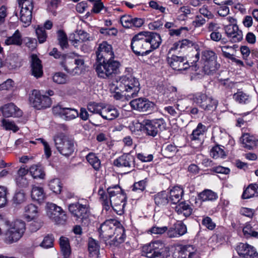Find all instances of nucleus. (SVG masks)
Segmentation results:
<instances>
[{"mask_svg":"<svg viewBox=\"0 0 258 258\" xmlns=\"http://www.w3.org/2000/svg\"><path fill=\"white\" fill-rule=\"evenodd\" d=\"M116 88L130 98L137 96L141 89L138 79L131 75L120 77L116 82Z\"/></svg>","mask_w":258,"mask_h":258,"instance_id":"f257e3e1","label":"nucleus"},{"mask_svg":"<svg viewBox=\"0 0 258 258\" xmlns=\"http://www.w3.org/2000/svg\"><path fill=\"white\" fill-rule=\"evenodd\" d=\"M95 70L98 77L103 79L110 78L113 75L117 73L120 66L118 61L113 58L102 59V61H97Z\"/></svg>","mask_w":258,"mask_h":258,"instance_id":"f03ea898","label":"nucleus"},{"mask_svg":"<svg viewBox=\"0 0 258 258\" xmlns=\"http://www.w3.org/2000/svg\"><path fill=\"white\" fill-rule=\"evenodd\" d=\"M55 146L58 152L65 157L71 156L75 150V141L71 136L63 133L53 137Z\"/></svg>","mask_w":258,"mask_h":258,"instance_id":"7ed1b4c3","label":"nucleus"},{"mask_svg":"<svg viewBox=\"0 0 258 258\" xmlns=\"http://www.w3.org/2000/svg\"><path fill=\"white\" fill-rule=\"evenodd\" d=\"M98 194L103 208L106 211L110 209L113 198L120 196V194H126L118 185L108 187L107 188V192L102 187H100Z\"/></svg>","mask_w":258,"mask_h":258,"instance_id":"20e7f679","label":"nucleus"},{"mask_svg":"<svg viewBox=\"0 0 258 258\" xmlns=\"http://www.w3.org/2000/svg\"><path fill=\"white\" fill-rule=\"evenodd\" d=\"M144 31L140 32L134 35L131 43V48L134 53L137 56H145L150 52L149 43H147Z\"/></svg>","mask_w":258,"mask_h":258,"instance_id":"39448f33","label":"nucleus"},{"mask_svg":"<svg viewBox=\"0 0 258 258\" xmlns=\"http://www.w3.org/2000/svg\"><path fill=\"white\" fill-rule=\"evenodd\" d=\"M141 251L148 258H165L166 247L162 241L156 240L143 245Z\"/></svg>","mask_w":258,"mask_h":258,"instance_id":"423d86ee","label":"nucleus"},{"mask_svg":"<svg viewBox=\"0 0 258 258\" xmlns=\"http://www.w3.org/2000/svg\"><path fill=\"white\" fill-rule=\"evenodd\" d=\"M200 53L197 52L195 54V58L191 62L190 66L186 60V57L181 56H177L175 54L167 55L166 60L169 66L174 70H185L190 67L196 68V63L199 60Z\"/></svg>","mask_w":258,"mask_h":258,"instance_id":"0eeeda50","label":"nucleus"},{"mask_svg":"<svg viewBox=\"0 0 258 258\" xmlns=\"http://www.w3.org/2000/svg\"><path fill=\"white\" fill-rule=\"evenodd\" d=\"M225 33L233 43L240 42L243 38L242 32L236 24V20L232 17H227L223 21Z\"/></svg>","mask_w":258,"mask_h":258,"instance_id":"6e6552de","label":"nucleus"},{"mask_svg":"<svg viewBox=\"0 0 258 258\" xmlns=\"http://www.w3.org/2000/svg\"><path fill=\"white\" fill-rule=\"evenodd\" d=\"M25 229L24 222L22 220L15 221L14 225L9 228L5 233V242L7 244H12L18 241L22 237Z\"/></svg>","mask_w":258,"mask_h":258,"instance_id":"1a4fd4ad","label":"nucleus"},{"mask_svg":"<svg viewBox=\"0 0 258 258\" xmlns=\"http://www.w3.org/2000/svg\"><path fill=\"white\" fill-rule=\"evenodd\" d=\"M142 130L147 135L155 137L157 134L166 128V122L163 118L147 120L144 121Z\"/></svg>","mask_w":258,"mask_h":258,"instance_id":"9d476101","label":"nucleus"},{"mask_svg":"<svg viewBox=\"0 0 258 258\" xmlns=\"http://www.w3.org/2000/svg\"><path fill=\"white\" fill-rule=\"evenodd\" d=\"M115 224L119 225V223L114 219L107 220L102 223L98 228L99 238L106 245H109L108 240L114 235Z\"/></svg>","mask_w":258,"mask_h":258,"instance_id":"9b49d317","label":"nucleus"},{"mask_svg":"<svg viewBox=\"0 0 258 258\" xmlns=\"http://www.w3.org/2000/svg\"><path fill=\"white\" fill-rule=\"evenodd\" d=\"M47 207V215L53 222L59 225L66 224L68 217L66 212L60 207L53 203H48Z\"/></svg>","mask_w":258,"mask_h":258,"instance_id":"f8f14e48","label":"nucleus"},{"mask_svg":"<svg viewBox=\"0 0 258 258\" xmlns=\"http://www.w3.org/2000/svg\"><path fill=\"white\" fill-rule=\"evenodd\" d=\"M132 108L142 112H152L155 108V104L145 98H139L132 100L130 103Z\"/></svg>","mask_w":258,"mask_h":258,"instance_id":"ddd939ff","label":"nucleus"},{"mask_svg":"<svg viewBox=\"0 0 258 258\" xmlns=\"http://www.w3.org/2000/svg\"><path fill=\"white\" fill-rule=\"evenodd\" d=\"M96 61H102V59L114 58V54L112 50V45L106 41H103L99 44L96 51Z\"/></svg>","mask_w":258,"mask_h":258,"instance_id":"4468645a","label":"nucleus"},{"mask_svg":"<svg viewBox=\"0 0 258 258\" xmlns=\"http://www.w3.org/2000/svg\"><path fill=\"white\" fill-rule=\"evenodd\" d=\"M69 210L76 220H82L88 217V209L86 205L75 203L69 206Z\"/></svg>","mask_w":258,"mask_h":258,"instance_id":"2eb2a0df","label":"nucleus"},{"mask_svg":"<svg viewBox=\"0 0 258 258\" xmlns=\"http://www.w3.org/2000/svg\"><path fill=\"white\" fill-rule=\"evenodd\" d=\"M236 250L239 255L244 258H258V253L255 248L247 243H240Z\"/></svg>","mask_w":258,"mask_h":258,"instance_id":"dca6fc26","label":"nucleus"},{"mask_svg":"<svg viewBox=\"0 0 258 258\" xmlns=\"http://www.w3.org/2000/svg\"><path fill=\"white\" fill-rule=\"evenodd\" d=\"M135 157L130 153H124L113 161V165L117 167L131 168L135 166Z\"/></svg>","mask_w":258,"mask_h":258,"instance_id":"f3484780","label":"nucleus"},{"mask_svg":"<svg viewBox=\"0 0 258 258\" xmlns=\"http://www.w3.org/2000/svg\"><path fill=\"white\" fill-rule=\"evenodd\" d=\"M0 110L5 117H19L22 115V111L13 103L1 107Z\"/></svg>","mask_w":258,"mask_h":258,"instance_id":"a211bd4d","label":"nucleus"},{"mask_svg":"<svg viewBox=\"0 0 258 258\" xmlns=\"http://www.w3.org/2000/svg\"><path fill=\"white\" fill-rule=\"evenodd\" d=\"M126 199V194H120L112 200V205L110 206L118 215H122L124 213Z\"/></svg>","mask_w":258,"mask_h":258,"instance_id":"6ab92c4d","label":"nucleus"},{"mask_svg":"<svg viewBox=\"0 0 258 258\" xmlns=\"http://www.w3.org/2000/svg\"><path fill=\"white\" fill-rule=\"evenodd\" d=\"M145 37L147 39V43H149V49L151 52L158 48L160 45L162 40L160 35L155 32L144 31Z\"/></svg>","mask_w":258,"mask_h":258,"instance_id":"aec40b11","label":"nucleus"},{"mask_svg":"<svg viewBox=\"0 0 258 258\" xmlns=\"http://www.w3.org/2000/svg\"><path fill=\"white\" fill-rule=\"evenodd\" d=\"M114 238L108 241L109 245L110 246H117L120 244L123 243L125 238V230L123 226L115 224V228H114Z\"/></svg>","mask_w":258,"mask_h":258,"instance_id":"412c9836","label":"nucleus"},{"mask_svg":"<svg viewBox=\"0 0 258 258\" xmlns=\"http://www.w3.org/2000/svg\"><path fill=\"white\" fill-rule=\"evenodd\" d=\"M30 62L32 75L37 78L41 77L43 75L41 60L36 54H32L31 55Z\"/></svg>","mask_w":258,"mask_h":258,"instance_id":"4be33fe9","label":"nucleus"},{"mask_svg":"<svg viewBox=\"0 0 258 258\" xmlns=\"http://www.w3.org/2000/svg\"><path fill=\"white\" fill-rule=\"evenodd\" d=\"M245 238H258V223L254 221L246 223L242 229Z\"/></svg>","mask_w":258,"mask_h":258,"instance_id":"5701e85b","label":"nucleus"},{"mask_svg":"<svg viewBox=\"0 0 258 258\" xmlns=\"http://www.w3.org/2000/svg\"><path fill=\"white\" fill-rule=\"evenodd\" d=\"M168 192L163 190L153 196L155 204L159 208L166 206L169 203Z\"/></svg>","mask_w":258,"mask_h":258,"instance_id":"b1692460","label":"nucleus"},{"mask_svg":"<svg viewBox=\"0 0 258 258\" xmlns=\"http://www.w3.org/2000/svg\"><path fill=\"white\" fill-rule=\"evenodd\" d=\"M184 191L182 188L179 186H174L168 192L169 202L172 204H177L181 200Z\"/></svg>","mask_w":258,"mask_h":258,"instance_id":"393cba45","label":"nucleus"},{"mask_svg":"<svg viewBox=\"0 0 258 258\" xmlns=\"http://www.w3.org/2000/svg\"><path fill=\"white\" fill-rule=\"evenodd\" d=\"M179 249L182 258H193L196 254L197 249L192 245H181Z\"/></svg>","mask_w":258,"mask_h":258,"instance_id":"a878e982","label":"nucleus"},{"mask_svg":"<svg viewBox=\"0 0 258 258\" xmlns=\"http://www.w3.org/2000/svg\"><path fill=\"white\" fill-rule=\"evenodd\" d=\"M201 62L202 72L205 74H210V50H205L202 52Z\"/></svg>","mask_w":258,"mask_h":258,"instance_id":"bb28decb","label":"nucleus"},{"mask_svg":"<svg viewBox=\"0 0 258 258\" xmlns=\"http://www.w3.org/2000/svg\"><path fill=\"white\" fill-rule=\"evenodd\" d=\"M175 211L178 215L183 214L185 217H187L192 214V209L188 204L182 202L176 206Z\"/></svg>","mask_w":258,"mask_h":258,"instance_id":"cd10ccee","label":"nucleus"},{"mask_svg":"<svg viewBox=\"0 0 258 258\" xmlns=\"http://www.w3.org/2000/svg\"><path fill=\"white\" fill-rule=\"evenodd\" d=\"M119 113L117 109L113 107L109 106L107 108H102L101 116L107 120H113L119 116Z\"/></svg>","mask_w":258,"mask_h":258,"instance_id":"c85d7f7f","label":"nucleus"},{"mask_svg":"<svg viewBox=\"0 0 258 258\" xmlns=\"http://www.w3.org/2000/svg\"><path fill=\"white\" fill-rule=\"evenodd\" d=\"M59 245L63 258H69L71 253V250L69 239L61 236L59 238Z\"/></svg>","mask_w":258,"mask_h":258,"instance_id":"c756f323","label":"nucleus"},{"mask_svg":"<svg viewBox=\"0 0 258 258\" xmlns=\"http://www.w3.org/2000/svg\"><path fill=\"white\" fill-rule=\"evenodd\" d=\"M243 146L248 149H252L258 145V140L248 134H244L241 138Z\"/></svg>","mask_w":258,"mask_h":258,"instance_id":"7c9ffc66","label":"nucleus"},{"mask_svg":"<svg viewBox=\"0 0 258 258\" xmlns=\"http://www.w3.org/2000/svg\"><path fill=\"white\" fill-rule=\"evenodd\" d=\"M258 197V184L252 183L243 191L242 195L243 199H247L253 197Z\"/></svg>","mask_w":258,"mask_h":258,"instance_id":"2f4dec72","label":"nucleus"},{"mask_svg":"<svg viewBox=\"0 0 258 258\" xmlns=\"http://www.w3.org/2000/svg\"><path fill=\"white\" fill-rule=\"evenodd\" d=\"M7 45H15L20 46L22 44V38L21 33L17 30L12 36L8 37L5 41Z\"/></svg>","mask_w":258,"mask_h":258,"instance_id":"473e14b6","label":"nucleus"},{"mask_svg":"<svg viewBox=\"0 0 258 258\" xmlns=\"http://www.w3.org/2000/svg\"><path fill=\"white\" fill-rule=\"evenodd\" d=\"M37 207L34 204H30L24 208V216L28 221L34 219L37 214Z\"/></svg>","mask_w":258,"mask_h":258,"instance_id":"72a5a7b5","label":"nucleus"},{"mask_svg":"<svg viewBox=\"0 0 258 258\" xmlns=\"http://www.w3.org/2000/svg\"><path fill=\"white\" fill-rule=\"evenodd\" d=\"M86 160L89 164L95 170L98 171L101 167V161L96 155L93 153H89L86 157Z\"/></svg>","mask_w":258,"mask_h":258,"instance_id":"f704fd0d","label":"nucleus"},{"mask_svg":"<svg viewBox=\"0 0 258 258\" xmlns=\"http://www.w3.org/2000/svg\"><path fill=\"white\" fill-rule=\"evenodd\" d=\"M32 10L21 8L20 13V20L26 26H29L32 20Z\"/></svg>","mask_w":258,"mask_h":258,"instance_id":"c9c22d12","label":"nucleus"},{"mask_svg":"<svg viewBox=\"0 0 258 258\" xmlns=\"http://www.w3.org/2000/svg\"><path fill=\"white\" fill-rule=\"evenodd\" d=\"M60 64L63 69L68 73H72L75 70L74 59L66 54Z\"/></svg>","mask_w":258,"mask_h":258,"instance_id":"e433bc0d","label":"nucleus"},{"mask_svg":"<svg viewBox=\"0 0 258 258\" xmlns=\"http://www.w3.org/2000/svg\"><path fill=\"white\" fill-rule=\"evenodd\" d=\"M207 130L208 127H207L205 125L202 124L201 123H199L196 129L193 131L191 135L190 139L191 141H201L200 136L203 135L204 133L205 132H207ZM200 144H201V141L200 142Z\"/></svg>","mask_w":258,"mask_h":258,"instance_id":"4c0bfd02","label":"nucleus"},{"mask_svg":"<svg viewBox=\"0 0 258 258\" xmlns=\"http://www.w3.org/2000/svg\"><path fill=\"white\" fill-rule=\"evenodd\" d=\"M29 171L34 178L43 179L45 175L41 165H32L29 168Z\"/></svg>","mask_w":258,"mask_h":258,"instance_id":"58836bf2","label":"nucleus"},{"mask_svg":"<svg viewBox=\"0 0 258 258\" xmlns=\"http://www.w3.org/2000/svg\"><path fill=\"white\" fill-rule=\"evenodd\" d=\"M43 95H41L39 91L33 90L29 97V101L32 105L38 109V107H41L40 102L41 100Z\"/></svg>","mask_w":258,"mask_h":258,"instance_id":"ea45409f","label":"nucleus"},{"mask_svg":"<svg viewBox=\"0 0 258 258\" xmlns=\"http://www.w3.org/2000/svg\"><path fill=\"white\" fill-rule=\"evenodd\" d=\"M31 197L34 200L41 202L45 198L43 189L38 186H33L31 190Z\"/></svg>","mask_w":258,"mask_h":258,"instance_id":"a19ab883","label":"nucleus"},{"mask_svg":"<svg viewBox=\"0 0 258 258\" xmlns=\"http://www.w3.org/2000/svg\"><path fill=\"white\" fill-rule=\"evenodd\" d=\"M78 35L79 39L75 38L74 40L70 39L72 44L75 47H77L78 46L77 44L80 42V40H81L82 42H86L87 41H91L92 40V39L90 37L89 34L84 30H79L78 31Z\"/></svg>","mask_w":258,"mask_h":258,"instance_id":"79ce46f5","label":"nucleus"},{"mask_svg":"<svg viewBox=\"0 0 258 258\" xmlns=\"http://www.w3.org/2000/svg\"><path fill=\"white\" fill-rule=\"evenodd\" d=\"M179 42L180 50H179V52H181L182 50H184L189 48H193L195 49L197 53L199 52L198 51L199 46L196 43L186 39L179 40Z\"/></svg>","mask_w":258,"mask_h":258,"instance_id":"37998d69","label":"nucleus"},{"mask_svg":"<svg viewBox=\"0 0 258 258\" xmlns=\"http://www.w3.org/2000/svg\"><path fill=\"white\" fill-rule=\"evenodd\" d=\"M218 28L219 26L217 24L211 23V31H212L211 33V39L215 41L221 40L222 43H225L224 40L222 39L221 33L218 30Z\"/></svg>","mask_w":258,"mask_h":258,"instance_id":"c03bdc74","label":"nucleus"},{"mask_svg":"<svg viewBox=\"0 0 258 258\" xmlns=\"http://www.w3.org/2000/svg\"><path fill=\"white\" fill-rule=\"evenodd\" d=\"M88 250L92 256L98 255L100 250L98 242L92 238H90L88 241Z\"/></svg>","mask_w":258,"mask_h":258,"instance_id":"a18cd8bd","label":"nucleus"},{"mask_svg":"<svg viewBox=\"0 0 258 258\" xmlns=\"http://www.w3.org/2000/svg\"><path fill=\"white\" fill-rule=\"evenodd\" d=\"M147 182V178H145L138 182H135L131 188L133 191H139L143 193L146 188Z\"/></svg>","mask_w":258,"mask_h":258,"instance_id":"49530a36","label":"nucleus"},{"mask_svg":"<svg viewBox=\"0 0 258 258\" xmlns=\"http://www.w3.org/2000/svg\"><path fill=\"white\" fill-rule=\"evenodd\" d=\"M57 40L60 47L64 49L67 48L69 45L68 37L66 33L62 30H59L57 32Z\"/></svg>","mask_w":258,"mask_h":258,"instance_id":"de8ad7c7","label":"nucleus"},{"mask_svg":"<svg viewBox=\"0 0 258 258\" xmlns=\"http://www.w3.org/2000/svg\"><path fill=\"white\" fill-rule=\"evenodd\" d=\"M79 116L78 111L74 108L65 107L62 117L67 120L73 119Z\"/></svg>","mask_w":258,"mask_h":258,"instance_id":"09e8293b","label":"nucleus"},{"mask_svg":"<svg viewBox=\"0 0 258 258\" xmlns=\"http://www.w3.org/2000/svg\"><path fill=\"white\" fill-rule=\"evenodd\" d=\"M234 99L240 104H246L250 102L249 96L243 92H237L233 95Z\"/></svg>","mask_w":258,"mask_h":258,"instance_id":"8fccbe9b","label":"nucleus"},{"mask_svg":"<svg viewBox=\"0 0 258 258\" xmlns=\"http://www.w3.org/2000/svg\"><path fill=\"white\" fill-rule=\"evenodd\" d=\"M48 186L51 190L53 192L58 194H60L61 190V183L60 180L58 178H55L49 181Z\"/></svg>","mask_w":258,"mask_h":258,"instance_id":"3c124183","label":"nucleus"},{"mask_svg":"<svg viewBox=\"0 0 258 258\" xmlns=\"http://www.w3.org/2000/svg\"><path fill=\"white\" fill-rule=\"evenodd\" d=\"M177 151V147L173 145L169 144L162 149V154L166 158L174 156Z\"/></svg>","mask_w":258,"mask_h":258,"instance_id":"603ef678","label":"nucleus"},{"mask_svg":"<svg viewBox=\"0 0 258 258\" xmlns=\"http://www.w3.org/2000/svg\"><path fill=\"white\" fill-rule=\"evenodd\" d=\"M179 237L183 235L187 232L186 226L182 221H178L172 226Z\"/></svg>","mask_w":258,"mask_h":258,"instance_id":"864d4df0","label":"nucleus"},{"mask_svg":"<svg viewBox=\"0 0 258 258\" xmlns=\"http://www.w3.org/2000/svg\"><path fill=\"white\" fill-rule=\"evenodd\" d=\"M228 5H223L220 7H216L211 4V8H212L214 12L217 13L220 17H226L229 13V9L227 7Z\"/></svg>","mask_w":258,"mask_h":258,"instance_id":"5fc2aeb1","label":"nucleus"},{"mask_svg":"<svg viewBox=\"0 0 258 258\" xmlns=\"http://www.w3.org/2000/svg\"><path fill=\"white\" fill-rule=\"evenodd\" d=\"M103 107L100 104L94 102H91L87 105L88 110L93 113H96L101 116Z\"/></svg>","mask_w":258,"mask_h":258,"instance_id":"6e6d98bb","label":"nucleus"},{"mask_svg":"<svg viewBox=\"0 0 258 258\" xmlns=\"http://www.w3.org/2000/svg\"><path fill=\"white\" fill-rule=\"evenodd\" d=\"M36 34L40 43H44L47 37V35L43 27L38 26L36 29Z\"/></svg>","mask_w":258,"mask_h":258,"instance_id":"4d7b16f0","label":"nucleus"},{"mask_svg":"<svg viewBox=\"0 0 258 258\" xmlns=\"http://www.w3.org/2000/svg\"><path fill=\"white\" fill-rule=\"evenodd\" d=\"M196 103L201 108L206 109L208 108V97L205 94L198 96L195 100Z\"/></svg>","mask_w":258,"mask_h":258,"instance_id":"13d9d810","label":"nucleus"},{"mask_svg":"<svg viewBox=\"0 0 258 258\" xmlns=\"http://www.w3.org/2000/svg\"><path fill=\"white\" fill-rule=\"evenodd\" d=\"M211 156L215 159L223 158L225 156V154L222 148L219 146H216L211 150Z\"/></svg>","mask_w":258,"mask_h":258,"instance_id":"bf43d9fd","label":"nucleus"},{"mask_svg":"<svg viewBox=\"0 0 258 258\" xmlns=\"http://www.w3.org/2000/svg\"><path fill=\"white\" fill-rule=\"evenodd\" d=\"M2 123L3 127L6 130H12L14 132H16L19 130V127L14 121H10L9 120L3 119L2 120Z\"/></svg>","mask_w":258,"mask_h":258,"instance_id":"052dcab7","label":"nucleus"},{"mask_svg":"<svg viewBox=\"0 0 258 258\" xmlns=\"http://www.w3.org/2000/svg\"><path fill=\"white\" fill-rule=\"evenodd\" d=\"M53 236L52 234H48L44 238L43 240L40 244V246L45 248L51 247L53 245Z\"/></svg>","mask_w":258,"mask_h":258,"instance_id":"680f3d73","label":"nucleus"},{"mask_svg":"<svg viewBox=\"0 0 258 258\" xmlns=\"http://www.w3.org/2000/svg\"><path fill=\"white\" fill-rule=\"evenodd\" d=\"M25 194L22 191H17L13 199V203L16 205H20L25 201Z\"/></svg>","mask_w":258,"mask_h":258,"instance_id":"e2e57ef3","label":"nucleus"},{"mask_svg":"<svg viewBox=\"0 0 258 258\" xmlns=\"http://www.w3.org/2000/svg\"><path fill=\"white\" fill-rule=\"evenodd\" d=\"M133 17L129 15H124L120 18V23L125 28H132Z\"/></svg>","mask_w":258,"mask_h":258,"instance_id":"0e129e2a","label":"nucleus"},{"mask_svg":"<svg viewBox=\"0 0 258 258\" xmlns=\"http://www.w3.org/2000/svg\"><path fill=\"white\" fill-rule=\"evenodd\" d=\"M52 79L53 81L57 84H64L67 81V76L62 73H56Z\"/></svg>","mask_w":258,"mask_h":258,"instance_id":"69168bd1","label":"nucleus"},{"mask_svg":"<svg viewBox=\"0 0 258 258\" xmlns=\"http://www.w3.org/2000/svg\"><path fill=\"white\" fill-rule=\"evenodd\" d=\"M15 181L17 186L21 188H25L28 186L29 182L26 177L17 176Z\"/></svg>","mask_w":258,"mask_h":258,"instance_id":"338daca9","label":"nucleus"},{"mask_svg":"<svg viewBox=\"0 0 258 258\" xmlns=\"http://www.w3.org/2000/svg\"><path fill=\"white\" fill-rule=\"evenodd\" d=\"M40 102V106L38 109H41L49 107L51 104V100L50 97L46 95H42V99Z\"/></svg>","mask_w":258,"mask_h":258,"instance_id":"774afa93","label":"nucleus"}]
</instances>
